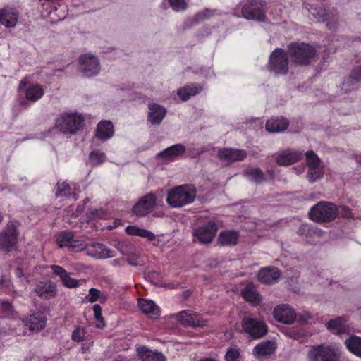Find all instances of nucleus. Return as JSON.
Returning <instances> with one entry per match:
<instances>
[{"label":"nucleus","mask_w":361,"mask_h":361,"mask_svg":"<svg viewBox=\"0 0 361 361\" xmlns=\"http://www.w3.org/2000/svg\"><path fill=\"white\" fill-rule=\"evenodd\" d=\"M246 156V151L242 149L224 148L218 152V157L226 164L243 160Z\"/></svg>","instance_id":"nucleus-22"},{"label":"nucleus","mask_w":361,"mask_h":361,"mask_svg":"<svg viewBox=\"0 0 361 361\" xmlns=\"http://www.w3.org/2000/svg\"><path fill=\"white\" fill-rule=\"evenodd\" d=\"M11 281L10 278L8 276H2L0 279V286L2 288H8L10 286Z\"/></svg>","instance_id":"nucleus-58"},{"label":"nucleus","mask_w":361,"mask_h":361,"mask_svg":"<svg viewBox=\"0 0 361 361\" xmlns=\"http://www.w3.org/2000/svg\"><path fill=\"white\" fill-rule=\"evenodd\" d=\"M148 109L147 120L152 125H159L167 113L164 106L154 102L148 104Z\"/></svg>","instance_id":"nucleus-23"},{"label":"nucleus","mask_w":361,"mask_h":361,"mask_svg":"<svg viewBox=\"0 0 361 361\" xmlns=\"http://www.w3.org/2000/svg\"><path fill=\"white\" fill-rule=\"evenodd\" d=\"M186 148L182 144L173 145L160 152L158 156L166 161H173L181 157L185 152Z\"/></svg>","instance_id":"nucleus-30"},{"label":"nucleus","mask_w":361,"mask_h":361,"mask_svg":"<svg viewBox=\"0 0 361 361\" xmlns=\"http://www.w3.org/2000/svg\"><path fill=\"white\" fill-rule=\"evenodd\" d=\"M305 4L313 18L319 21L326 23V27L330 30H335L339 25V17L335 10H326L323 7L317 8L314 4L305 0Z\"/></svg>","instance_id":"nucleus-4"},{"label":"nucleus","mask_w":361,"mask_h":361,"mask_svg":"<svg viewBox=\"0 0 361 361\" xmlns=\"http://www.w3.org/2000/svg\"><path fill=\"white\" fill-rule=\"evenodd\" d=\"M268 69L276 75L287 74L289 71L288 53L280 48L273 51L269 56Z\"/></svg>","instance_id":"nucleus-6"},{"label":"nucleus","mask_w":361,"mask_h":361,"mask_svg":"<svg viewBox=\"0 0 361 361\" xmlns=\"http://www.w3.org/2000/svg\"><path fill=\"white\" fill-rule=\"evenodd\" d=\"M321 361H340L338 349L329 345L323 347V355Z\"/></svg>","instance_id":"nucleus-45"},{"label":"nucleus","mask_w":361,"mask_h":361,"mask_svg":"<svg viewBox=\"0 0 361 361\" xmlns=\"http://www.w3.org/2000/svg\"><path fill=\"white\" fill-rule=\"evenodd\" d=\"M115 247L125 256L126 260L129 264L132 266L138 265L140 251L133 243L129 241H119L115 245Z\"/></svg>","instance_id":"nucleus-14"},{"label":"nucleus","mask_w":361,"mask_h":361,"mask_svg":"<svg viewBox=\"0 0 361 361\" xmlns=\"http://www.w3.org/2000/svg\"><path fill=\"white\" fill-rule=\"evenodd\" d=\"M84 116L77 111H65L56 119V128L64 134L73 135L83 127Z\"/></svg>","instance_id":"nucleus-2"},{"label":"nucleus","mask_w":361,"mask_h":361,"mask_svg":"<svg viewBox=\"0 0 361 361\" xmlns=\"http://www.w3.org/2000/svg\"><path fill=\"white\" fill-rule=\"evenodd\" d=\"M217 227L215 223L209 222L207 224L200 226L194 230L193 236L195 240L202 244L209 243L215 236Z\"/></svg>","instance_id":"nucleus-16"},{"label":"nucleus","mask_w":361,"mask_h":361,"mask_svg":"<svg viewBox=\"0 0 361 361\" xmlns=\"http://www.w3.org/2000/svg\"><path fill=\"white\" fill-rule=\"evenodd\" d=\"M350 353L361 359V337L350 335L344 342Z\"/></svg>","instance_id":"nucleus-38"},{"label":"nucleus","mask_w":361,"mask_h":361,"mask_svg":"<svg viewBox=\"0 0 361 361\" xmlns=\"http://www.w3.org/2000/svg\"><path fill=\"white\" fill-rule=\"evenodd\" d=\"M120 224H121V221L119 219H116L114 221V225L109 226V228L114 229V228H116L118 226H119Z\"/></svg>","instance_id":"nucleus-61"},{"label":"nucleus","mask_w":361,"mask_h":361,"mask_svg":"<svg viewBox=\"0 0 361 361\" xmlns=\"http://www.w3.org/2000/svg\"><path fill=\"white\" fill-rule=\"evenodd\" d=\"M169 6L176 12H180L186 10L188 4L186 0H168Z\"/></svg>","instance_id":"nucleus-50"},{"label":"nucleus","mask_w":361,"mask_h":361,"mask_svg":"<svg viewBox=\"0 0 361 361\" xmlns=\"http://www.w3.org/2000/svg\"><path fill=\"white\" fill-rule=\"evenodd\" d=\"M298 234L307 243L317 244L319 243V238L323 235V231L317 226L302 224L298 230Z\"/></svg>","instance_id":"nucleus-15"},{"label":"nucleus","mask_w":361,"mask_h":361,"mask_svg":"<svg viewBox=\"0 0 361 361\" xmlns=\"http://www.w3.org/2000/svg\"><path fill=\"white\" fill-rule=\"evenodd\" d=\"M301 158V152L293 149H286L279 153L276 162L279 165L286 166L294 164Z\"/></svg>","instance_id":"nucleus-27"},{"label":"nucleus","mask_w":361,"mask_h":361,"mask_svg":"<svg viewBox=\"0 0 361 361\" xmlns=\"http://www.w3.org/2000/svg\"><path fill=\"white\" fill-rule=\"evenodd\" d=\"M35 292L41 298L48 300L56 296L57 289L56 284L51 281H40L36 285Z\"/></svg>","instance_id":"nucleus-24"},{"label":"nucleus","mask_w":361,"mask_h":361,"mask_svg":"<svg viewBox=\"0 0 361 361\" xmlns=\"http://www.w3.org/2000/svg\"><path fill=\"white\" fill-rule=\"evenodd\" d=\"M56 16L59 18V19H55L54 18L51 17V20H61L64 19L65 17H66L65 14H63V15H56Z\"/></svg>","instance_id":"nucleus-64"},{"label":"nucleus","mask_w":361,"mask_h":361,"mask_svg":"<svg viewBox=\"0 0 361 361\" xmlns=\"http://www.w3.org/2000/svg\"><path fill=\"white\" fill-rule=\"evenodd\" d=\"M242 327L245 333L254 339L264 336L267 331L264 322L251 317H245L242 320Z\"/></svg>","instance_id":"nucleus-9"},{"label":"nucleus","mask_w":361,"mask_h":361,"mask_svg":"<svg viewBox=\"0 0 361 361\" xmlns=\"http://www.w3.org/2000/svg\"><path fill=\"white\" fill-rule=\"evenodd\" d=\"M25 319V325L32 332H39L44 329L47 323L45 314L42 312L31 314Z\"/></svg>","instance_id":"nucleus-21"},{"label":"nucleus","mask_w":361,"mask_h":361,"mask_svg":"<svg viewBox=\"0 0 361 361\" xmlns=\"http://www.w3.org/2000/svg\"><path fill=\"white\" fill-rule=\"evenodd\" d=\"M106 160L105 154L99 150H94L90 153L89 161L93 166H99Z\"/></svg>","instance_id":"nucleus-47"},{"label":"nucleus","mask_w":361,"mask_h":361,"mask_svg":"<svg viewBox=\"0 0 361 361\" xmlns=\"http://www.w3.org/2000/svg\"><path fill=\"white\" fill-rule=\"evenodd\" d=\"M137 353L142 361H166V358L161 353L152 351L146 346L138 348Z\"/></svg>","instance_id":"nucleus-35"},{"label":"nucleus","mask_w":361,"mask_h":361,"mask_svg":"<svg viewBox=\"0 0 361 361\" xmlns=\"http://www.w3.org/2000/svg\"><path fill=\"white\" fill-rule=\"evenodd\" d=\"M281 276L279 269L273 267H268L262 269L258 274L259 281L265 284H272L277 281Z\"/></svg>","instance_id":"nucleus-28"},{"label":"nucleus","mask_w":361,"mask_h":361,"mask_svg":"<svg viewBox=\"0 0 361 361\" xmlns=\"http://www.w3.org/2000/svg\"><path fill=\"white\" fill-rule=\"evenodd\" d=\"M86 255L95 259H102L114 257L116 253L104 244L94 242L87 244Z\"/></svg>","instance_id":"nucleus-18"},{"label":"nucleus","mask_w":361,"mask_h":361,"mask_svg":"<svg viewBox=\"0 0 361 361\" xmlns=\"http://www.w3.org/2000/svg\"><path fill=\"white\" fill-rule=\"evenodd\" d=\"M41 267H35L27 262H24L16 269V274L19 278L24 276L25 279H28L30 276H35L37 274H41ZM27 281H30V280L27 279Z\"/></svg>","instance_id":"nucleus-37"},{"label":"nucleus","mask_w":361,"mask_h":361,"mask_svg":"<svg viewBox=\"0 0 361 361\" xmlns=\"http://www.w3.org/2000/svg\"><path fill=\"white\" fill-rule=\"evenodd\" d=\"M19 90L23 93L26 100L36 102L44 94V89L38 83H28L25 78L19 84Z\"/></svg>","instance_id":"nucleus-13"},{"label":"nucleus","mask_w":361,"mask_h":361,"mask_svg":"<svg viewBox=\"0 0 361 361\" xmlns=\"http://www.w3.org/2000/svg\"><path fill=\"white\" fill-rule=\"evenodd\" d=\"M49 268L55 275L60 277L62 283L65 287L74 288L80 285V281L71 278L70 276V274L68 273L63 267L58 265H51Z\"/></svg>","instance_id":"nucleus-26"},{"label":"nucleus","mask_w":361,"mask_h":361,"mask_svg":"<svg viewBox=\"0 0 361 361\" xmlns=\"http://www.w3.org/2000/svg\"><path fill=\"white\" fill-rule=\"evenodd\" d=\"M56 11H57V8L55 5H54L51 8V10L48 11V15L56 14L55 12H56Z\"/></svg>","instance_id":"nucleus-62"},{"label":"nucleus","mask_w":361,"mask_h":361,"mask_svg":"<svg viewBox=\"0 0 361 361\" xmlns=\"http://www.w3.org/2000/svg\"><path fill=\"white\" fill-rule=\"evenodd\" d=\"M288 50L292 62L300 66L309 64L317 54L314 46L304 42L292 43L288 46Z\"/></svg>","instance_id":"nucleus-3"},{"label":"nucleus","mask_w":361,"mask_h":361,"mask_svg":"<svg viewBox=\"0 0 361 361\" xmlns=\"http://www.w3.org/2000/svg\"><path fill=\"white\" fill-rule=\"evenodd\" d=\"M239 357L240 352L236 348H229L225 355L226 361H237Z\"/></svg>","instance_id":"nucleus-52"},{"label":"nucleus","mask_w":361,"mask_h":361,"mask_svg":"<svg viewBox=\"0 0 361 361\" xmlns=\"http://www.w3.org/2000/svg\"><path fill=\"white\" fill-rule=\"evenodd\" d=\"M242 295L246 301L252 303L253 305H257L262 300L260 295L252 284L247 285L242 290Z\"/></svg>","instance_id":"nucleus-39"},{"label":"nucleus","mask_w":361,"mask_h":361,"mask_svg":"<svg viewBox=\"0 0 361 361\" xmlns=\"http://www.w3.org/2000/svg\"><path fill=\"white\" fill-rule=\"evenodd\" d=\"M156 205V197L149 193L142 197L133 206L132 211L137 216H145L151 212Z\"/></svg>","instance_id":"nucleus-17"},{"label":"nucleus","mask_w":361,"mask_h":361,"mask_svg":"<svg viewBox=\"0 0 361 361\" xmlns=\"http://www.w3.org/2000/svg\"><path fill=\"white\" fill-rule=\"evenodd\" d=\"M196 195V188L192 185L176 186L168 191L166 202L173 208L182 207L192 203Z\"/></svg>","instance_id":"nucleus-1"},{"label":"nucleus","mask_w":361,"mask_h":361,"mask_svg":"<svg viewBox=\"0 0 361 361\" xmlns=\"http://www.w3.org/2000/svg\"><path fill=\"white\" fill-rule=\"evenodd\" d=\"M292 169L295 171V173L300 174L304 172L305 166L303 165L298 166L296 167L293 168Z\"/></svg>","instance_id":"nucleus-60"},{"label":"nucleus","mask_w":361,"mask_h":361,"mask_svg":"<svg viewBox=\"0 0 361 361\" xmlns=\"http://www.w3.org/2000/svg\"><path fill=\"white\" fill-rule=\"evenodd\" d=\"M275 351L274 343L271 341L262 342L254 348V353L257 357L269 355Z\"/></svg>","instance_id":"nucleus-41"},{"label":"nucleus","mask_w":361,"mask_h":361,"mask_svg":"<svg viewBox=\"0 0 361 361\" xmlns=\"http://www.w3.org/2000/svg\"><path fill=\"white\" fill-rule=\"evenodd\" d=\"M12 328V325H10V320L8 322H3L0 324V337L3 338L7 336H14V333H11L9 329Z\"/></svg>","instance_id":"nucleus-54"},{"label":"nucleus","mask_w":361,"mask_h":361,"mask_svg":"<svg viewBox=\"0 0 361 361\" xmlns=\"http://www.w3.org/2000/svg\"><path fill=\"white\" fill-rule=\"evenodd\" d=\"M107 216V212L102 209L92 208L87 212V218L88 221L94 219H101Z\"/></svg>","instance_id":"nucleus-49"},{"label":"nucleus","mask_w":361,"mask_h":361,"mask_svg":"<svg viewBox=\"0 0 361 361\" xmlns=\"http://www.w3.org/2000/svg\"><path fill=\"white\" fill-rule=\"evenodd\" d=\"M355 161H357V163L361 166V155L355 154Z\"/></svg>","instance_id":"nucleus-63"},{"label":"nucleus","mask_w":361,"mask_h":361,"mask_svg":"<svg viewBox=\"0 0 361 361\" xmlns=\"http://www.w3.org/2000/svg\"><path fill=\"white\" fill-rule=\"evenodd\" d=\"M203 87L199 84L191 83L185 85L177 90V94L183 101L188 100L191 97L200 93Z\"/></svg>","instance_id":"nucleus-32"},{"label":"nucleus","mask_w":361,"mask_h":361,"mask_svg":"<svg viewBox=\"0 0 361 361\" xmlns=\"http://www.w3.org/2000/svg\"><path fill=\"white\" fill-rule=\"evenodd\" d=\"M212 12L209 10H204L196 14L195 18L197 21L203 20L211 16Z\"/></svg>","instance_id":"nucleus-56"},{"label":"nucleus","mask_w":361,"mask_h":361,"mask_svg":"<svg viewBox=\"0 0 361 361\" xmlns=\"http://www.w3.org/2000/svg\"><path fill=\"white\" fill-rule=\"evenodd\" d=\"M75 185H69L66 182H59L56 185L55 195L57 197H66L68 199L75 200L76 193L75 192Z\"/></svg>","instance_id":"nucleus-36"},{"label":"nucleus","mask_w":361,"mask_h":361,"mask_svg":"<svg viewBox=\"0 0 361 361\" xmlns=\"http://www.w3.org/2000/svg\"><path fill=\"white\" fill-rule=\"evenodd\" d=\"M85 300L92 303L97 301L103 303L107 300V297L104 293L98 289L92 288L89 290L88 295L85 297Z\"/></svg>","instance_id":"nucleus-46"},{"label":"nucleus","mask_w":361,"mask_h":361,"mask_svg":"<svg viewBox=\"0 0 361 361\" xmlns=\"http://www.w3.org/2000/svg\"><path fill=\"white\" fill-rule=\"evenodd\" d=\"M10 325L12 328L9 329L10 332L14 333V336L25 335L27 326L25 325V319H10Z\"/></svg>","instance_id":"nucleus-43"},{"label":"nucleus","mask_w":361,"mask_h":361,"mask_svg":"<svg viewBox=\"0 0 361 361\" xmlns=\"http://www.w3.org/2000/svg\"><path fill=\"white\" fill-rule=\"evenodd\" d=\"M238 233L234 231L221 232L219 237V243L223 245H235L238 240Z\"/></svg>","instance_id":"nucleus-42"},{"label":"nucleus","mask_w":361,"mask_h":361,"mask_svg":"<svg viewBox=\"0 0 361 361\" xmlns=\"http://www.w3.org/2000/svg\"><path fill=\"white\" fill-rule=\"evenodd\" d=\"M288 126V121L283 117H275L268 120L266 123V130L270 133H280L284 131Z\"/></svg>","instance_id":"nucleus-33"},{"label":"nucleus","mask_w":361,"mask_h":361,"mask_svg":"<svg viewBox=\"0 0 361 361\" xmlns=\"http://www.w3.org/2000/svg\"><path fill=\"white\" fill-rule=\"evenodd\" d=\"M324 345L312 346L307 353L308 361H321Z\"/></svg>","instance_id":"nucleus-48"},{"label":"nucleus","mask_w":361,"mask_h":361,"mask_svg":"<svg viewBox=\"0 0 361 361\" xmlns=\"http://www.w3.org/2000/svg\"><path fill=\"white\" fill-rule=\"evenodd\" d=\"M338 215L335 204L329 202H320L312 207L310 216L314 221H330Z\"/></svg>","instance_id":"nucleus-5"},{"label":"nucleus","mask_w":361,"mask_h":361,"mask_svg":"<svg viewBox=\"0 0 361 361\" xmlns=\"http://www.w3.org/2000/svg\"><path fill=\"white\" fill-rule=\"evenodd\" d=\"M78 63L80 72L86 77H94L101 71L99 59L94 54L87 53L81 55Z\"/></svg>","instance_id":"nucleus-8"},{"label":"nucleus","mask_w":361,"mask_h":361,"mask_svg":"<svg viewBox=\"0 0 361 361\" xmlns=\"http://www.w3.org/2000/svg\"><path fill=\"white\" fill-rule=\"evenodd\" d=\"M274 317L279 322L291 324L296 319L295 310L288 305H279L274 310Z\"/></svg>","instance_id":"nucleus-19"},{"label":"nucleus","mask_w":361,"mask_h":361,"mask_svg":"<svg viewBox=\"0 0 361 361\" xmlns=\"http://www.w3.org/2000/svg\"><path fill=\"white\" fill-rule=\"evenodd\" d=\"M85 336V331L83 328L77 327L72 334V339L75 342L82 341Z\"/></svg>","instance_id":"nucleus-53"},{"label":"nucleus","mask_w":361,"mask_h":361,"mask_svg":"<svg viewBox=\"0 0 361 361\" xmlns=\"http://www.w3.org/2000/svg\"><path fill=\"white\" fill-rule=\"evenodd\" d=\"M138 306L140 310L150 319H157L160 315L159 307L152 300L139 299Z\"/></svg>","instance_id":"nucleus-29"},{"label":"nucleus","mask_w":361,"mask_h":361,"mask_svg":"<svg viewBox=\"0 0 361 361\" xmlns=\"http://www.w3.org/2000/svg\"><path fill=\"white\" fill-rule=\"evenodd\" d=\"M126 232L133 236H138L146 238L149 241H152L155 239L154 234L149 230L139 228L136 226H128L126 228Z\"/></svg>","instance_id":"nucleus-40"},{"label":"nucleus","mask_w":361,"mask_h":361,"mask_svg":"<svg viewBox=\"0 0 361 361\" xmlns=\"http://www.w3.org/2000/svg\"><path fill=\"white\" fill-rule=\"evenodd\" d=\"M93 312H94V316L96 320L97 321V323L96 324V327L97 328H102L105 326V324L104 322L102 314V307L99 305H94L93 306Z\"/></svg>","instance_id":"nucleus-51"},{"label":"nucleus","mask_w":361,"mask_h":361,"mask_svg":"<svg viewBox=\"0 0 361 361\" xmlns=\"http://www.w3.org/2000/svg\"><path fill=\"white\" fill-rule=\"evenodd\" d=\"M305 156L308 168L307 178L309 182L314 183L323 177L324 173V167L320 159L313 151L307 152Z\"/></svg>","instance_id":"nucleus-10"},{"label":"nucleus","mask_w":361,"mask_h":361,"mask_svg":"<svg viewBox=\"0 0 361 361\" xmlns=\"http://www.w3.org/2000/svg\"><path fill=\"white\" fill-rule=\"evenodd\" d=\"M56 243L60 247H68L73 252L87 250V243L82 238H75L72 232H63L56 238Z\"/></svg>","instance_id":"nucleus-12"},{"label":"nucleus","mask_w":361,"mask_h":361,"mask_svg":"<svg viewBox=\"0 0 361 361\" xmlns=\"http://www.w3.org/2000/svg\"><path fill=\"white\" fill-rule=\"evenodd\" d=\"M176 317L178 320L183 325L190 326H202L206 324V321L201 315L196 314L192 310H187L179 312Z\"/></svg>","instance_id":"nucleus-20"},{"label":"nucleus","mask_w":361,"mask_h":361,"mask_svg":"<svg viewBox=\"0 0 361 361\" xmlns=\"http://www.w3.org/2000/svg\"><path fill=\"white\" fill-rule=\"evenodd\" d=\"M326 326L329 331L335 334H348L352 331V327L348 324L347 319L343 317L331 319Z\"/></svg>","instance_id":"nucleus-25"},{"label":"nucleus","mask_w":361,"mask_h":361,"mask_svg":"<svg viewBox=\"0 0 361 361\" xmlns=\"http://www.w3.org/2000/svg\"><path fill=\"white\" fill-rule=\"evenodd\" d=\"M351 77L355 80H361V66L357 67L353 71Z\"/></svg>","instance_id":"nucleus-57"},{"label":"nucleus","mask_w":361,"mask_h":361,"mask_svg":"<svg viewBox=\"0 0 361 361\" xmlns=\"http://www.w3.org/2000/svg\"><path fill=\"white\" fill-rule=\"evenodd\" d=\"M123 259H116L111 262V265L114 267H120L123 264Z\"/></svg>","instance_id":"nucleus-59"},{"label":"nucleus","mask_w":361,"mask_h":361,"mask_svg":"<svg viewBox=\"0 0 361 361\" xmlns=\"http://www.w3.org/2000/svg\"><path fill=\"white\" fill-rule=\"evenodd\" d=\"M266 3L264 0H247L242 7V16L249 20H265Z\"/></svg>","instance_id":"nucleus-7"},{"label":"nucleus","mask_w":361,"mask_h":361,"mask_svg":"<svg viewBox=\"0 0 361 361\" xmlns=\"http://www.w3.org/2000/svg\"><path fill=\"white\" fill-rule=\"evenodd\" d=\"M18 242V232L13 223L8 224L0 233V249L10 251L16 248Z\"/></svg>","instance_id":"nucleus-11"},{"label":"nucleus","mask_w":361,"mask_h":361,"mask_svg":"<svg viewBox=\"0 0 361 361\" xmlns=\"http://www.w3.org/2000/svg\"><path fill=\"white\" fill-rule=\"evenodd\" d=\"M244 176L248 180L255 183H260L264 180V174L257 167H248L244 172Z\"/></svg>","instance_id":"nucleus-44"},{"label":"nucleus","mask_w":361,"mask_h":361,"mask_svg":"<svg viewBox=\"0 0 361 361\" xmlns=\"http://www.w3.org/2000/svg\"><path fill=\"white\" fill-rule=\"evenodd\" d=\"M1 310L8 315L13 312V306L8 301L3 300L1 302Z\"/></svg>","instance_id":"nucleus-55"},{"label":"nucleus","mask_w":361,"mask_h":361,"mask_svg":"<svg viewBox=\"0 0 361 361\" xmlns=\"http://www.w3.org/2000/svg\"><path fill=\"white\" fill-rule=\"evenodd\" d=\"M18 15L12 9L0 10V24L10 28L14 27L17 23Z\"/></svg>","instance_id":"nucleus-34"},{"label":"nucleus","mask_w":361,"mask_h":361,"mask_svg":"<svg viewBox=\"0 0 361 361\" xmlns=\"http://www.w3.org/2000/svg\"><path fill=\"white\" fill-rule=\"evenodd\" d=\"M114 133V128L109 121H102L97 124L95 137L102 141L110 139Z\"/></svg>","instance_id":"nucleus-31"}]
</instances>
